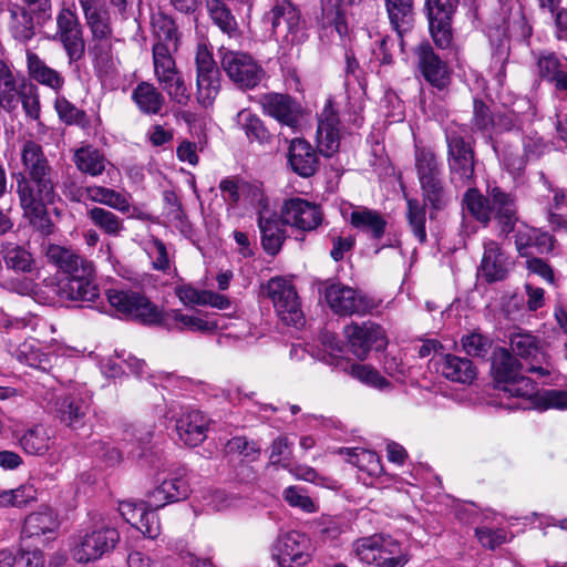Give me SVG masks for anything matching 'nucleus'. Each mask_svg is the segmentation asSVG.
<instances>
[{
  "instance_id": "7c9ffc66",
  "label": "nucleus",
  "mask_w": 567,
  "mask_h": 567,
  "mask_svg": "<svg viewBox=\"0 0 567 567\" xmlns=\"http://www.w3.org/2000/svg\"><path fill=\"white\" fill-rule=\"evenodd\" d=\"M436 364L442 375L452 382L471 384L477 375L476 367L470 359L454 354L440 355Z\"/></svg>"
},
{
  "instance_id": "b1692460",
  "label": "nucleus",
  "mask_w": 567,
  "mask_h": 567,
  "mask_svg": "<svg viewBox=\"0 0 567 567\" xmlns=\"http://www.w3.org/2000/svg\"><path fill=\"white\" fill-rule=\"evenodd\" d=\"M262 112L281 125L296 128L300 123L301 106L288 94L266 93L259 99Z\"/></svg>"
},
{
  "instance_id": "603ef678",
  "label": "nucleus",
  "mask_w": 567,
  "mask_h": 567,
  "mask_svg": "<svg viewBox=\"0 0 567 567\" xmlns=\"http://www.w3.org/2000/svg\"><path fill=\"white\" fill-rule=\"evenodd\" d=\"M163 317L166 318V322L168 326H165L168 329H188L190 331H213L217 329V324L215 322L206 321L199 317L188 316L181 313L178 310H172L171 312L163 313Z\"/></svg>"
},
{
  "instance_id": "9b49d317",
  "label": "nucleus",
  "mask_w": 567,
  "mask_h": 567,
  "mask_svg": "<svg viewBox=\"0 0 567 567\" xmlns=\"http://www.w3.org/2000/svg\"><path fill=\"white\" fill-rule=\"evenodd\" d=\"M58 40L66 54L69 64H73L84 58L85 40L83 27L73 6H64L55 18Z\"/></svg>"
},
{
  "instance_id": "58836bf2",
  "label": "nucleus",
  "mask_w": 567,
  "mask_h": 567,
  "mask_svg": "<svg viewBox=\"0 0 567 567\" xmlns=\"http://www.w3.org/2000/svg\"><path fill=\"white\" fill-rule=\"evenodd\" d=\"M385 9L391 25L402 39L403 33L413 25V0H385Z\"/></svg>"
},
{
  "instance_id": "bf43d9fd",
  "label": "nucleus",
  "mask_w": 567,
  "mask_h": 567,
  "mask_svg": "<svg viewBox=\"0 0 567 567\" xmlns=\"http://www.w3.org/2000/svg\"><path fill=\"white\" fill-rule=\"evenodd\" d=\"M350 374L360 382L379 390L390 386V382L371 365L352 364L350 368Z\"/></svg>"
},
{
  "instance_id": "c9c22d12",
  "label": "nucleus",
  "mask_w": 567,
  "mask_h": 567,
  "mask_svg": "<svg viewBox=\"0 0 567 567\" xmlns=\"http://www.w3.org/2000/svg\"><path fill=\"white\" fill-rule=\"evenodd\" d=\"M481 269L487 281H497L505 278L507 274L506 257L496 241L487 240L484 243Z\"/></svg>"
},
{
  "instance_id": "2f4dec72",
  "label": "nucleus",
  "mask_w": 567,
  "mask_h": 567,
  "mask_svg": "<svg viewBox=\"0 0 567 567\" xmlns=\"http://www.w3.org/2000/svg\"><path fill=\"white\" fill-rule=\"evenodd\" d=\"M515 245L520 256H528L529 248H536L538 254L549 252L554 248L553 237L548 233L520 224L515 228Z\"/></svg>"
},
{
  "instance_id": "412c9836",
  "label": "nucleus",
  "mask_w": 567,
  "mask_h": 567,
  "mask_svg": "<svg viewBox=\"0 0 567 567\" xmlns=\"http://www.w3.org/2000/svg\"><path fill=\"white\" fill-rule=\"evenodd\" d=\"M322 219L320 206L300 197L289 198L281 206L282 223L303 231L316 229Z\"/></svg>"
},
{
  "instance_id": "7ed1b4c3",
  "label": "nucleus",
  "mask_w": 567,
  "mask_h": 567,
  "mask_svg": "<svg viewBox=\"0 0 567 567\" xmlns=\"http://www.w3.org/2000/svg\"><path fill=\"white\" fill-rule=\"evenodd\" d=\"M56 176L19 175L17 194L20 205L33 224H38L43 233L49 234L51 223L47 217V205L52 204L55 194Z\"/></svg>"
},
{
  "instance_id": "680f3d73",
  "label": "nucleus",
  "mask_w": 567,
  "mask_h": 567,
  "mask_svg": "<svg viewBox=\"0 0 567 567\" xmlns=\"http://www.w3.org/2000/svg\"><path fill=\"white\" fill-rule=\"evenodd\" d=\"M21 101L22 107L27 116L31 120H39L40 117V97L38 89L32 84H27L22 80V91L18 95V101Z\"/></svg>"
},
{
  "instance_id": "2eb2a0df",
  "label": "nucleus",
  "mask_w": 567,
  "mask_h": 567,
  "mask_svg": "<svg viewBox=\"0 0 567 567\" xmlns=\"http://www.w3.org/2000/svg\"><path fill=\"white\" fill-rule=\"evenodd\" d=\"M474 0H425L429 28L434 43L447 49L453 41L452 19L461 3L468 4Z\"/></svg>"
},
{
  "instance_id": "c756f323",
  "label": "nucleus",
  "mask_w": 567,
  "mask_h": 567,
  "mask_svg": "<svg viewBox=\"0 0 567 567\" xmlns=\"http://www.w3.org/2000/svg\"><path fill=\"white\" fill-rule=\"evenodd\" d=\"M188 488L183 478L164 480L146 494V505L151 509H159L169 503L187 497Z\"/></svg>"
},
{
  "instance_id": "e433bc0d",
  "label": "nucleus",
  "mask_w": 567,
  "mask_h": 567,
  "mask_svg": "<svg viewBox=\"0 0 567 567\" xmlns=\"http://www.w3.org/2000/svg\"><path fill=\"white\" fill-rule=\"evenodd\" d=\"M10 22L9 30L12 37L21 42L30 41L34 32L33 12L27 6L13 4L9 8Z\"/></svg>"
},
{
  "instance_id": "de8ad7c7",
  "label": "nucleus",
  "mask_w": 567,
  "mask_h": 567,
  "mask_svg": "<svg viewBox=\"0 0 567 567\" xmlns=\"http://www.w3.org/2000/svg\"><path fill=\"white\" fill-rule=\"evenodd\" d=\"M0 254L9 269L17 272H30L34 269V258L24 247L7 243L2 246Z\"/></svg>"
},
{
  "instance_id": "20e7f679",
  "label": "nucleus",
  "mask_w": 567,
  "mask_h": 567,
  "mask_svg": "<svg viewBox=\"0 0 567 567\" xmlns=\"http://www.w3.org/2000/svg\"><path fill=\"white\" fill-rule=\"evenodd\" d=\"M70 553L79 564H87L111 553L120 542L116 528L96 523L72 536Z\"/></svg>"
},
{
  "instance_id": "0e129e2a",
  "label": "nucleus",
  "mask_w": 567,
  "mask_h": 567,
  "mask_svg": "<svg viewBox=\"0 0 567 567\" xmlns=\"http://www.w3.org/2000/svg\"><path fill=\"white\" fill-rule=\"evenodd\" d=\"M463 350L472 357H485L491 349V340L477 332L463 336L461 339Z\"/></svg>"
},
{
  "instance_id": "0eeeda50",
  "label": "nucleus",
  "mask_w": 567,
  "mask_h": 567,
  "mask_svg": "<svg viewBox=\"0 0 567 567\" xmlns=\"http://www.w3.org/2000/svg\"><path fill=\"white\" fill-rule=\"evenodd\" d=\"M106 298L110 306L122 317L150 326H168L157 306L140 291L109 289Z\"/></svg>"
},
{
  "instance_id": "09e8293b",
  "label": "nucleus",
  "mask_w": 567,
  "mask_h": 567,
  "mask_svg": "<svg viewBox=\"0 0 567 567\" xmlns=\"http://www.w3.org/2000/svg\"><path fill=\"white\" fill-rule=\"evenodd\" d=\"M86 215L91 223L107 236L118 237L125 229L123 220L105 208L95 206L90 208Z\"/></svg>"
},
{
  "instance_id": "8fccbe9b",
  "label": "nucleus",
  "mask_w": 567,
  "mask_h": 567,
  "mask_svg": "<svg viewBox=\"0 0 567 567\" xmlns=\"http://www.w3.org/2000/svg\"><path fill=\"white\" fill-rule=\"evenodd\" d=\"M341 453L348 455L347 461L359 470L367 472L370 476H380L383 473V466L377 453L360 447L341 450Z\"/></svg>"
},
{
  "instance_id": "864d4df0",
  "label": "nucleus",
  "mask_w": 567,
  "mask_h": 567,
  "mask_svg": "<svg viewBox=\"0 0 567 567\" xmlns=\"http://www.w3.org/2000/svg\"><path fill=\"white\" fill-rule=\"evenodd\" d=\"M258 225L264 249L270 255H276L285 240L282 228L277 220L264 216L259 217Z\"/></svg>"
},
{
  "instance_id": "aec40b11",
  "label": "nucleus",
  "mask_w": 567,
  "mask_h": 567,
  "mask_svg": "<svg viewBox=\"0 0 567 567\" xmlns=\"http://www.w3.org/2000/svg\"><path fill=\"white\" fill-rule=\"evenodd\" d=\"M324 298L331 310L340 316H364L374 308L369 298L339 282L331 284L326 288Z\"/></svg>"
},
{
  "instance_id": "a18cd8bd",
  "label": "nucleus",
  "mask_w": 567,
  "mask_h": 567,
  "mask_svg": "<svg viewBox=\"0 0 567 567\" xmlns=\"http://www.w3.org/2000/svg\"><path fill=\"white\" fill-rule=\"evenodd\" d=\"M86 199L109 206L121 213H128L131 207L130 202L125 195L104 186H87Z\"/></svg>"
},
{
  "instance_id": "79ce46f5",
  "label": "nucleus",
  "mask_w": 567,
  "mask_h": 567,
  "mask_svg": "<svg viewBox=\"0 0 567 567\" xmlns=\"http://www.w3.org/2000/svg\"><path fill=\"white\" fill-rule=\"evenodd\" d=\"M132 99L145 114H158L165 103L163 94L151 83L141 82L133 90Z\"/></svg>"
},
{
  "instance_id": "9d476101",
  "label": "nucleus",
  "mask_w": 567,
  "mask_h": 567,
  "mask_svg": "<svg viewBox=\"0 0 567 567\" xmlns=\"http://www.w3.org/2000/svg\"><path fill=\"white\" fill-rule=\"evenodd\" d=\"M173 47L164 42L153 45V64L157 81L172 101L185 106L190 94L172 56Z\"/></svg>"
},
{
  "instance_id": "393cba45",
  "label": "nucleus",
  "mask_w": 567,
  "mask_h": 567,
  "mask_svg": "<svg viewBox=\"0 0 567 567\" xmlns=\"http://www.w3.org/2000/svg\"><path fill=\"white\" fill-rule=\"evenodd\" d=\"M340 120L332 102L327 101L318 116L317 141L323 156H332L340 147Z\"/></svg>"
},
{
  "instance_id": "13d9d810",
  "label": "nucleus",
  "mask_w": 567,
  "mask_h": 567,
  "mask_svg": "<svg viewBox=\"0 0 567 567\" xmlns=\"http://www.w3.org/2000/svg\"><path fill=\"white\" fill-rule=\"evenodd\" d=\"M37 488L31 484H24L18 488L4 491L0 494V504L3 506H25L37 498Z\"/></svg>"
},
{
  "instance_id": "5701e85b",
  "label": "nucleus",
  "mask_w": 567,
  "mask_h": 567,
  "mask_svg": "<svg viewBox=\"0 0 567 567\" xmlns=\"http://www.w3.org/2000/svg\"><path fill=\"white\" fill-rule=\"evenodd\" d=\"M417 66L433 87L444 90L451 83V71L447 64L434 52L429 42H423L415 49Z\"/></svg>"
},
{
  "instance_id": "3c124183",
  "label": "nucleus",
  "mask_w": 567,
  "mask_h": 567,
  "mask_svg": "<svg viewBox=\"0 0 567 567\" xmlns=\"http://www.w3.org/2000/svg\"><path fill=\"white\" fill-rule=\"evenodd\" d=\"M151 25L157 42H164L177 49V28L172 17L162 11L153 12L151 16Z\"/></svg>"
},
{
  "instance_id": "052dcab7",
  "label": "nucleus",
  "mask_w": 567,
  "mask_h": 567,
  "mask_svg": "<svg viewBox=\"0 0 567 567\" xmlns=\"http://www.w3.org/2000/svg\"><path fill=\"white\" fill-rule=\"evenodd\" d=\"M54 107L60 120L66 124L83 125L86 121L85 112L79 110L74 104L60 94L56 95Z\"/></svg>"
},
{
  "instance_id": "473e14b6",
  "label": "nucleus",
  "mask_w": 567,
  "mask_h": 567,
  "mask_svg": "<svg viewBox=\"0 0 567 567\" xmlns=\"http://www.w3.org/2000/svg\"><path fill=\"white\" fill-rule=\"evenodd\" d=\"M56 416L66 426L78 429L84 425L90 411V402L75 395L61 398L56 401Z\"/></svg>"
},
{
  "instance_id": "6ab92c4d",
  "label": "nucleus",
  "mask_w": 567,
  "mask_h": 567,
  "mask_svg": "<svg viewBox=\"0 0 567 567\" xmlns=\"http://www.w3.org/2000/svg\"><path fill=\"white\" fill-rule=\"evenodd\" d=\"M311 550L309 537L290 530L277 538L274 556L280 567H302L310 561Z\"/></svg>"
},
{
  "instance_id": "69168bd1",
  "label": "nucleus",
  "mask_w": 567,
  "mask_h": 567,
  "mask_svg": "<svg viewBox=\"0 0 567 567\" xmlns=\"http://www.w3.org/2000/svg\"><path fill=\"white\" fill-rule=\"evenodd\" d=\"M494 124V117L489 106L482 100L473 101V117L471 121L472 130L485 132Z\"/></svg>"
},
{
  "instance_id": "cd10ccee",
  "label": "nucleus",
  "mask_w": 567,
  "mask_h": 567,
  "mask_svg": "<svg viewBox=\"0 0 567 567\" xmlns=\"http://www.w3.org/2000/svg\"><path fill=\"white\" fill-rule=\"evenodd\" d=\"M288 163L291 169L301 177L312 176L319 167L316 150L303 138H293L288 148Z\"/></svg>"
},
{
  "instance_id": "bb28decb",
  "label": "nucleus",
  "mask_w": 567,
  "mask_h": 567,
  "mask_svg": "<svg viewBox=\"0 0 567 567\" xmlns=\"http://www.w3.org/2000/svg\"><path fill=\"white\" fill-rule=\"evenodd\" d=\"M27 71L32 81L50 89L55 95L61 94L65 86L64 75L30 50L27 51Z\"/></svg>"
},
{
  "instance_id": "6e6d98bb",
  "label": "nucleus",
  "mask_w": 567,
  "mask_h": 567,
  "mask_svg": "<svg viewBox=\"0 0 567 567\" xmlns=\"http://www.w3.org/2000/svg\"><path fill=\"white\" fill-rule=\"evenodd\" d=\"M64 296L72 301L94 302L100 297V288L95 279L68 281L63 287Z\"/></svg>"
},
{
  "instance_id": "4c0bfd02",
  "label": "nucleus",
  "mask_w": 567,
  "mask_h": 567,
  "mask_svg": "<svg viewBox=\"0 0 567 567\" xmlns=\"http://www.w3.org/2000/svg\"><path fill=\"white\" fill-rule=\"evenodd\" d=\"M22 91V82L19 83L11 66L0 60V107L12 112L18 106V95Z\"/></svg>"
},
{
  "instance_id": "ddd939ff",
  "label": "nucleus",
  "mask_w": 567,
  "mask_h": 567,
  "mask_svg": "<svg viewBox=\"0 0 567 567\" xmlns=\"http://www.w3.org/2000/svg\"><path fill=\"white\" fill-rule=\"evenodd\" d=\"M450 181L457 187L474 183V151L457 132L446 133Z\"/></svg>"
},
{
  "instance_id": "a19ab883",
  "label": "nucleus",
  "mask_w": 567,
  "mask_h": 567,
  "mask_svg": "<svg viewBox=\"0 0 567 567\" xmlns=\"http://www.w3.org/2000/svg\"><path fill=\"white\" fill-rule=\"evenodd\" d=\"M525 158L515 156L509 150L502 151V158L509 171H520L524 168L526 161L538 158L546 150L544 140L537 135L524 138Z\"/></svg>"
},
{
  "instance_id": "f704fd0d",
  "label": "nucleus",
  "mask_w": 567,
  "mask_h": 567,
  "mask_svg": "<svg viewBox=\"0 0 567 567\" xmlns=\"http://www.w3.org/2000/svg\"><path fill=\"white\" fill-rule=\"evenodd\" d=\"M350 224L360 231L367 233L373 239H380L388 225L381 213L364 206L355 207L350 214Z\"/></svg>"
},
{
  "instance_id": "774afa93",
  "label": "nucleus",
  "mask_w": 567,
  "mask_h": 567,
  "mask_svg": "<svg viewBox=\"0 0 567 567\" xmlns=\"http://www.w3.org/2000/svg\"><path fill=\"white\" fill-rule=\"evenodd\" d=\"M147 508L150 507L146 505V499L141 502L124 501L118 505L122 517L135 528L144 517Z\"/></svg>"
},
{
  "instance_id": "e2e57ef3",
  "label": "nucleus",
  "mask_w": 567,
  "mask_h": 567,
  "mask_svg": "<svg viewBox=\"0 0 567 567\" xmlns=\"http://www.w3.org/2000/svg\"><path fill=\"white\" fill-rule=\"evenodd\" d=\"M563 66H567V59H561L554 52L542 53L537 59L538 74L543 80L547 82Z\"/></svg>"
},
{
  "instance_id": "a211bd4d",
  "label": "nucleus",
  "mask_w": 567,
  "mask_h": 567,
  "mask_svg": "<svg viewBox=\"0 0 567 567\" xmlns=\"http://www.w3.org/2000/svg\"><path fill=\"white\" fill-rule=\"evenodd\" d=\"M45 257L50 264L69 276L68 281L95 279V267L93 262L70 248L59 245H49L45 249Z\"/></svg>"
},
{
  "instance_id": "f3484780",
  "label": "nucleus",
  "mask_w": 567,
  "mask_h": 567,
  "mask_svg": "<svg viewBox=\"0 0 567 567\" xmlns=\"http://www.w3.org/2000/svg\"><path fill=\"white\" fill-rule=\"evenodd\" d=\"M344 336L353 355L364 360L372 350L382 351L388 346L383 328L372 321L351 322L344 327Z\"/></svg>"
},
{
  "instance_id": "c03bdc74",
  "label": "nucleus",
  "mask_w": 567,
  "mask_h": 567,
  "mask_svg": "<svg viewBox=\"0 0 567 567\" xmlns=\"http://www.w3.org/2000/svg\"><path fill=\"white\" fill-rule=\"evenodd\" d=\"M20 445L30 455H43L52 445V436L47 427L37 424L20 437Z\"/></svg>"
},
{
  "instance_id": "1a4fd4ad",
  "label": "nucleus",
  "mask_w": 567,
  "mask_h": 567,
  "mask_svg": "<svg viewBox=\"0 0 567 567\" xmlns=\"http://www.w3.org/2000/svg\"><path fill=\"white\" fill-rule=\"evenodd\" d=\"M523 364L507 349L493 354L492 373L495 382L511 396L530 399L536 393L535 382L522 374Z\"/></svg>"
},
{
  "instance_id": "f03ea898",
  "label": "nucleus",
  "mask_w": 567,
  "mask_h": 567,
  "mask_svg": "<svg viewBox=\"0 0 567 567\" xmlns=\"http://www.w3.org/2000/svg\"><path fill=\"white\" fill-rule=\"evenodd\" d=\"M463 202L468 213L485 226L495 217L503 234H509L517 223L515 198L498 186L488 188L487 196L470 188Z\"/></svg>"
},
{
  "instance_id": "72a5a7b5",
  "label": "nucleus",
  "mask_w": 567,
  "mask_h": 567,
  "mask_svg": "<svg viewBox=\"0 0 567 567\" xmlns=\"http://www.w3.org/2000/svg\"><path fill=\"white\" fill-rule=\"evenodd\" d=\"M21 162L23 173L19 175H42L56 176V173L50 165L42 146L33 141H27L21 150Z\"/></svg>"
},
{
  "instance_id": "c85d7f7f",
  "label": "nucleus",
  "mask_w": 567,
  "mask_h": 567,
  "mask_svg": "<svg viewBox=\"0 0 567 567\" xmlns=\"http://www.w3.org/2000/svg\"><path fill=\"white\" fill-rule=\"evenodd\" d=\"M208 426V417L198 410H192L177 420L176 431L186 445L197 446L206 439Z\"/></svg>"
},
{
  "instance_id": "39448f33",
  "label": "nucleus",
  "mask_w": 567,
  "mask_h": 567,
  "mask_svg": "<svg viewBox=\"0 0 567 567\" xmlns=\"http://www.w3.org/2000/svg\"><path fill=\"white\" fill-rule=\"evenodd\" d=\"M264 22L270 25L271 35L281 47L298 45L307 39L306 23L290 0H276Z\"/></svg>"
},
{
  "instance_id": "4be33fe9",
  "label": "nucleus",
  "mask_w": 567,
  "mask_h": 567,
  "mask_svg": "<svg viewBox=\"0 0 567 567\" xmlns=\"http://www.w3.org/2000/svg\"><path fill=\"white\" fill-rule=\"evenodd\" d=\"M512 352L528 361L526 371L536 373L539 377L550 374V364L547 362L546 353L543 350L540 341L529 333H515L511 337Z\"/></svg>"
},
{
  "instance_id": "dca6fc26",
  "label": "nucleus",
  "mask_w": 567,
  "mask_h": 567,
  "mask_svg": "<svg viewBox=\"0 0 567 567\" xmlns=\"http://www.w3.org/2000/svg\"><path fill=\"white\" fill-rule=\"evenodd\" d=\"M267 295L271 299L279 319L288 326L303 322V312L295 286L285 278H272L267 284Z\"/></svg>"
},
{
  "instance_id": "f257e3e1",
  "label": "nucleus",
  "mask_w": 567,
  "mask_h": 567,
  "mask_svg": "<svg viewBox=\"0 0 567 567\" xmlns=\"http://www.w3.org/2000/svg\"><path fill=\"white\" fill-rule=\"evenodd\" d=\"M78 1L91 34L89 52L94 68L99 74L110 75L116 69L111 14L99 0Z\"/></svg>"
},
{
  "instance_id": "6e6552de",
  "label": "nucleus",
  "mask_w": 567,
  "mask_h": 567,
  "mask_svg": "<svg viewBox=\"0 0 567 567\" xmlns=\"http://www.w3.org/2000/svg\"><path fill=\"white\" fill-rule=\"evenodd\" d=\"M353 551L362 563L375 567H403L409 560L401 544L382 534L357 539Z\"/></svg>"
},
{
  "instance_id": "4d7b16f0",
  "label": "nucleus",
  "mask_w": 567,
  "mask_h": 567,
  "mask_svg": "<svg viewBox=\"0 0 567 567\" xmlns=\"http://www.w3.org/2000/svg\"><path fill=\"white\" fill-rule=\"evenodd\" d=\"M425 208L416 199L408 200V220L413 235L423 244L426 240Z\"/></svg>"
},
{
  "instance_id": "a878e982",
  "label": "nucleus",
  "mask_w": 567,
  "mask_h": 567,
  "mask_svg": "<svg viewBox=\"0 0 567 567\" xmlns=\"http://www.w3.org/2000/svg\"><path fill=\"white\" fill-rule=\"evenodd\" d=\"M60 528L58 514L51 508H44L29 514L22 527V537L47 544L56 538Z\"/></svg>"
},
{
  "instance_id": "ea45409f",
  "label": "nucleus",
  "mask_w": 567,
  "mask_h": 567,
  "mask_svg": "<svg viewBox=\"0 0 567 567\" xmlns=\"http://www.w3.org/2000/svg\"><path fill=\"white\" fill-rule=\"evenodd\" d=\"M73 162L81 173L92 177L101 175L109 164L105 155L91 145L76 150L73 154Z\"/></svg>"
},
{
  "instance_id": "423d86ee",
  "label": "nucleus",
  "mask_w": 567,
  "mask_h": 567,
  "mask_svg": "<svg viewBox=\"0 0 567 567\" xmlns=\"http://www.w3.org/2000/svg\"><path fill=\"white\" fill-rule=\"evenodd\" d=\"M415 169L423 200L435 210L444 208L449 202V194L444 186L442 166L434 152L416 147Z\"/></svg>"
},
{
  "instance_id": "f8f14e48",
  "label": "nucleus",
  "mask_w": 567,
  "mask_h": 567,
  "mask_svg": "<svg viewBox=\"0 0 567 567\" xmlns=\"http://www.w3.org/2000/svg\"><path fill=\"white\" fill-rule=\"evenodd\" d=\"M196 99L203 107L213 105L220 90V72L212 50L204 42L197 44L195 53Z\"/></svg>"
},
{
  "instance_id": "49530a36",
  "label": "nucleus",
  "mask_w": 567,
  "mask_h": 567,
  "mask_svg": "<svg viewBox=\"0 0 567 567\" xmlns=\"http://www.w3.org/2000/svg\"><path fill=\"white\" fill-rule=\"evenodd\" d=\"M237 122L249 142L270 143L271 134L258 115L248 110H243L237 114Z\"/></svg>"
},
{
  "instance_id": "37998d69",
  "label": "nucleus",
  "mask_w": 567,
  "mask_h": 567,
  "mask_svg": "<svg viewBox=\"0 0 567 567\" xmlns=\"http://www.w3.org/2000/svg\"><path fill=\"white\" fill-rule=\"evenodd\" d=\"M206 9L213 23L229 38L238 34V23L230 9L223 0H205Z\"/></svg>"
},
{
  "instance_id": "4468645a",
  "label": "nucleus",
  "mask_w": 567,
  "mask_h": 567,
  "mask_svg": "<svg viewBox=\"0 0 567 567\" xmlns=\"http://www.w3.org/2000/svg\"><path fill=\"white\" fill-rule=\"evenodd\" d=\"M219 53L223 70L238 87L254 89L260 83L264 70L251 55L224 48Z\"/></svg>"
},
{
  "instance_id": "338daca9",
  "label": "nucleus",
  "mask_w": 567,
  "mask_h": 567,
  "mask_svg": "<svg viewBox=\"0 0 567 567\" xmlns=\"http://www.w3.org/2000/svg\"><path fill=\"white\" fill-rule=\"evenodd\" d=\"M285 501L292 507H298L306 513L317 512L313 501L297 486H289L284 491Z\"/></svg>"
},
{
  "instance_id": "5fc2aeb1",
  "label": "nucleus",
  "mask_w": 567,
  "mask_h": 567,
  "mask_svg": "<svg viewBox=\"0 0 567 567\" xmlns=\"http://www.w3.org/2000/svg\"><path fill=\"white\" fill-rule=\"evenodd\" d=\"M321 20L323 27H334L343 35L347 32L343 0H321Z\"/></svg>"
}]
</instances>
